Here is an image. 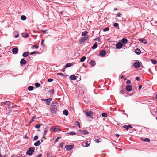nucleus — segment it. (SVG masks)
<instances>
[{
    "mask_svg": "<svg viewBox=\"0 0 157 157\" xmlns=\"http://www.w3.org/2000/svg\"><path fill=\"white\" fill-rule=\"evenodd\" d=\"M57 103L55 101H53L51 104L50 110L51 113L53 114H56L57 111Z\"/></svg>",
    "mask_w": 157,
    "mask_h": 157,
    "instance_id": "f257e3e1",
    "label": "nucleus"
},
{
    "mask_svg": "<svg viewBox=\"0 0 157 157\" xmlns=\"http://www.w3.org/2000/svg\"><path fill=\"white\" fill-rule=\"evenodd\" d=\"M35 148L34 147H30L27 151L26 152V154L29 155H31L33 153L34 151Z\"/></svg>",
    "mask_w": 157,
    "mask_h": 157,
    "instance_id": "f03ea898",
    "label": "nucleus"
},
{
    "mask_svg": "<svg viewBox=\"0 0 157 157\" xmlns=\"http://www.w3.org/2000/svg\"><path fill=\"white\" fill-rule=\"evenodd\" d=\"M85 113L86 116L89 117H91V118H93V117H91L93 116V112L91 111H85Z\"/></svg>",
    "mask_w": 157,
    "mask_h": 157,
    "instance_id": "7ed1b4c3",
    "label": "nucleus"
},
{
    "mask_svg": "<svg viewBox=\"0 0 157 157\" xmlns=\"http://www.w3.org/2000/svg\"><path fill=\"white\" fill-rule=\"evenodd\" d=\"M41 100L45 101L46 104L49 105L50 104V102L52 100V98H50L48 99H41Z\"/></svg>",
    "mask_w": 157,
    "mask_h": 157,
    "instance_id": "20e7f679",
    "label": "nucleus"
},
{
    "mask_svg": "<svg viewBox=\"0 0 157 157\" xmlns=\"http://www.w3.org/2000/svg\"><path fill=\"white\" fill-rule=\"evenodd\" d=\"M74 146V145L73 144H71L68 145H67L65 146V148H66L67 151H70L73 148Z\"/></svg>",
    "mask_w": 157,
    "mask_h": 157,
    "instance_id": "39448f33",
    "label": "nucleus"
},
{
    "mask_svg": "<svg viewBox=\"0 0 157 157\" xmlns=\"http://www.w3.org/2000/svg\"><path fill=\"white\" fill-rule=\"evenodd\" d=\"M78 132L83 135H86L89 133L87 130H78Z\"/></svg>",
    "mask_w": 157,
    "mask_h": 157,
    "instance_id": "423d86ee",
    "label": "nucleus"
},
{
    "mask_svg": "<svg viewBox=\"0 0 157 157\" xmlns=\"http://www.w3.org/2000/svg\"><path fill=\"white\" fill-rule=\"evenodd\" d=\"M133 66L135 68H138L140 66V63L138 62H136L133 63Z\"/></svg>",
    "mask_w": 157,
    "mask_h": 157,
    "instance_id": "0eeeda50",
    "label": "nucleus"
},
{
    "mask_svg": "<svg viewBox=\"0 0 157 157\" xmlns=\"http://www.w3.org/2000/svg\"><path fill=\"white\" fill-rule=\"evenodd\" d=\"M122 44L121 43L118 42L116 44V48L119 49L122 48Z\"/></svg>",
    "mask_w": 157,
    "mask_h": 157,
    "instance_id": "6e6552de",
    "label": "nucleus"
},
{
    "mask_svg": "<svg viewBox=\"0 0 157 157\" xmlns=\"http://www.w3.org/2000/svg\"><path fill=\"white\" fill-rule=\"evenodd\" d=\"M132 86L127 85L126 86L125 89L128 92H130L132 90Z\"/></svg>",
    "mask_w": 157,
    "mask_h": 157,
    "instance_id": "1a4fd4ad",
    "label": "nucleus"
},
{
    "mask_svg": "<svg viewBox=\"0 0 157 157\" xmlns=\"http://www.w3.org/2000/svg\"><path fill=\"white\" fill-rule=\"evenodd\" d=\"M12 51L13 54H16L17 53L18 49L17 47H16L13 48Z\"/></svg>",
    "mask_w": 157,
    "mask_h": 157,
    "instance_id": "9d476101",
    "label": "nucleus"
},
{
    "mask_svg": "<svg viewBox=\"0 0 157 157\" xmlns=\"http://www.w3.org/2000/svg\"><path fill=\"white\" fill-rule=\"evenodd\" d=\"M106 54V52L105 50H101L99 53L100 55L101 56H105Z\"/></svg>",
    "mask_w": 157,
    "mask_h": 157,
    "instance_id": "9b49d317",
    "label": "nucleus"
},
{
    "mask_svg": "<svg viewBox=\"0 0 157 157\" xmlns=\"http://www.w3.org/2000/svg\"><path fill=\"white\" fill-rule=\"evenodd\" d=\"M70 79L71 80H75L76 79L77 77L75 75H71L69 77Z\"/></svg>",
    "mask_w": 157,
    "mask_h": 157,
    "instance_id": "f8f14e48",
    "label": "nucleus"
},
{
    "mask_svg": "<svg viewBox=\"0 0 157 157\" xmlns=\"http://www.w3.org/2000/svg\"><path fill=\"white\" fill-rule=\"evenodd\" d=\"M72 65V64L71 63H68L64 67L63 69H65L67 68L70 67Z\"/></svg>",
    "mask_w": 157,
    "mask_h": 157,
    "instance_id": "ddd939ff",
    "label": "nucleus"
},
{
    "mask_svg": "<svg viewBox=\"0 0 157 157\" xmlns=\"http://www.w3.org/2000/svg\"><path fill=\"white\" fill-rule=\"evenodd\" d=\"M139 40L142 43L146 44L147 43V40L146 39H144L143 38H140L139 39Z\"/></svg>",
    "mask_w": 157,
    "mask_h": 157,
    "instance_id": "4468645a",
    "label": "nucleus"
},
{
    "mask_svg": "<svg viewBox=\"0 0 157 157\" xmlns=\"http://www.w3.org/2000/svg\"><path fill=\"white\" fill-rule=\"evenodd\" d=\"M61 130H60V128L58 126H54V132L60 131Z\"/></svg>",
    "mask_w": 157,
    "mask_h": 157,
    "instance_id": "2eb2a0df",
    "label": "nucleus"
},
{
    "mask_svg": "<svg viewBox=\"0 0 157 157\" xmlns=\"http://www.w3.org/2000/svg\"><path fill=\"white\" fill-rule=\"evenodd\" d=\"M20 64L21 65H25L26 63V61L22 59H21L20 61Z\"/></svg>",
    "mask_w": 157,
    "mask_h": 157,
    "instance_id": "dca6fc26",
    "label": "nucleus"
},
{
    "mask_svg": "<svg viewBox=\"0 0 157 157\" xmlns=\"http://www.w3.org/2000/svg\"><path fill=\"white\" fill-rule=\"evenodd\" d=\"M135 53L137 55H140L141 53V51L140 49L137 48L135 50Z\"/></svg>",
    "mask_w": 157,
    "mask_h": 157,
    "instance_id": "f3484780",
    "label": "nucleus"
},
{
    "mask_svg": "<svg viewBox=\"0 0 157 157\" xmlns=\"http://www.w3.org/2000/svg\"><path fill=\"white\" fill-rule=\"evenodd\" d=\"M128 42V40L127 39L124 38L121 40V42L123 44H126Z\"/></svg>",
    "mask_w": 157,
    "mask_h": 157,
    "instance_id": "a211bd4d",
    "label": "nucleus"
},
{
    "mask_svg": "<svg viewBox=\"0 0 157 157\" xmlns=\"http://www.w3.org/2000/svg\"><path fill=\"white\" fill-rule=\"evenodd\" d=\"M29 54V52H25L23 53L22 56L24 57H26Z\"/></svg>",
    "mask_w": 157,
    "mask_h": 157,
    "instance_id": "6ab92c4d",
    "label": "nucleus"
},
{
    "mask_svg": "<svg viewBox=\"0 0 157 157\" xmlns=\"http://www.w3.org/2000/svg\"><path fill=\"white\" fill-rule=\"evenodd\" d=\"M89 64L91 66H94L96 64L95 62L93 60H91Z\"/></svg>",
    "mask_w": 157,
    "mask_h": 157,
    "instance_id": "aec40b11",
    "label": "nucleus"
},
{
    "mask_svg": "<svg viewBox=\"0 0 157 157\" xmlns=\"http://www.w3.org/2000/svg\"><path fill=\"white\" fill-rule=\"evenodd\" d=\"M41 143L39 140H38L36 142L34 143V145L36 146H38L40 145Z\"/></svg>",
    "mask_w": 157,
    "mask_h": 157,
    "instance_id": "412c9836",
    "label": "nucleus"
},
{
    "mask_svg": "<svg viewBox=\"0 0 157 157\" xmlns=\"http://www.w3.org/2000/svg\"><path fill=\"white\" fill-rule=\"evenodd\" d=\"M48 129V127L47 126L45 128V130L43 132L44 136L45 135Z\"/></svg>",
    "mask_w": 157,
    "mask_h": 157,
    "instance_id": "4be33fe9",
    "label": "nucleus"
},
{
    "mask_svg": "<svg viewBox=\"0 0 157 157\" xmlns=\"http://www.w3.org/2000/svg\"><path fill=\"white\" fill-rule=\"evenodd\" d=\"M63 114L65 116H67L68 114V112L67 110H64L63 111Z\"/></svg>",
    "mask_w": 157,
    "mask_h": 157,
    "instance_id": "5701e85b",
    "label": "nucleus"
},
{
    "mask_svg": "<svg viewBox=\"0 0 157 157\" xmlns=\"http://www.w3.org/2000/svg\"><path fill=\"white\" fill-rule=\"evenodd\" d=\"M85 41V40L83 39V38L82 37L81 38L79 41V44H82L83 42H84Z\"/></svg>",
    "mask_w": 157,
    "mask_h": 157,
    "instance_id": "b1692460",
    "label": "nucleus"
},
{
    "mask_svg": "<svg viewBox=\"0 0 157 157\" xmlns=\"http://www.w3.org/2000/svg\"><path fill=\"white\" fill-rule=\"evenodd\" d=\"M97 43L95 42L94 43V45H93L92 47V49H96L97 47Z\"/></svg>",
    "mask_w": 157,
    "mask_h": 157,
    "instance_id": "393cba45",
    "label": "nucleus"
},
{
    "mask_svg": "<svg viewBox=\"0 0 157 157\" xmlns=\"http://www.w3.org/2000/svg\"><path fill=\"white\" fill-rule=\"evenodd\" d=\"M26 17L25 15H22L21 17V19L22 20L24 21L26 19Z\"/></svg>",
    "mask_w": 157,
    "mask_h": 157,
    "instance_id": "a878e982",
    "label": "nucleus"
},
{
    "mask_svg": "<svg viewBox=\"0 0 157 157\" xmlns=\"http://www.w3.org/2000/svg\"><path fill=\"white\" fill-rule=\"evenodd\" d=\"M11 103L10 102V101H6L3 102V104L5 105H8L7 106L9 105H11Z\"/></svg>",
    "mask_w": 157,
    "mask_h": 157,
    "instance_id": "bb28decb",
    "label": "nucleus"
},
{
    "mask_svg": "<svg viewBox=\"0 0 157 157\" xmlns=\"http://www.w3.org/2000/svg\"><path fill=\"white\" fill-rule=\"evenodd\" d=\"M67 134L70 135H76V133L73 131L69 132H68L67 133Z\"/></svg>",
    "mask_w": 157,
    "mask_h": 157,
    "instance_id": "cd10ccee",
    "label": "nucleus"
},
{
    "mask_svg": "<svg viewBox=\"0 0 157 157\" xmlns=\"http://www.w3.org/2000/svg\"><path fill=\"white\" fill-rule=\"evenodd\" d=\"M86 57L85 56L82 57L80 59V62H83L86 59Z\"/></svg>",
    "mask_w": 157,
    "mask_h": 157,
    "instance_id": "c85d7f7f",
    "label": "nucleus"
},
{
    "mask_svg": "<svg viewBox=\"0 0 157 157\" xmlns=\"http://www.w3.org/2000/svg\"><path fill=\"white\" fill-rule=\"evenodd\" d=\"M33 89H34L33 87L32 86H29L28 87V90L29 91H32L33 90Z\"/></svg>",
    "mask_w": 157,
    "mask_h": 157,
    "instance_id": "c756f323",
    "label": "nucleus"
},
{
    "mask_svg": "<svg viewBox=\"0 0 157 157\" xmlns=\"http://www.w3.org/2000/svg\"><path fill=\"white\" fill-rule=\"evenodd\" d=\"M88 33L87 31H84L82 33V36H85L86 35V34Z\"/></svg>",
    "mask_w": 157,
    "mask_h": 157,
    "instance_id": "7c9ffc66",
    "label": "nucleus"
},
{
    "mask_svg": "<svg viewBox=\"0 0 157 157\" xmlns=\"http://www.w3.org/2000/svg\"><path fill=\"white\" fill-rule=\"evenodd\" d=\"M144 142H150V140L149 138H146L144 139V140H142Z\"/></svg>",
    "mask_w": 157,
    "mask_h": 157,
    "instance_id": "2f4dec72",
    "label": "nucleus"
},
{
    "mask_svg": "<svg viewBox=\"0 0 157 157\" xmlns=\"http://www.w3.org/2000/svg\"><path fill=\"white\" fill-rule=\"evenodd\" d=\"M75 124L76 126H78L79 128H80V124L79 122L76 121L75 123Z\"/></svg>",
    "mask_w": 157,
    "mask_h": 157,
    "instance_id": "473e14b6",
    "label": "nucleus"
},
{
    "mask_svg": "<svg viewBox=\"0 0 157 157\" xmlns=\"http://www.w3.org/2000/svg\"><path fill=\"white\" fill-rule=\"evenodd\" d=\"M151 62L153 64H156L157 63V61L155 59H152Z\"/></svg>",
    "mask_w": 157,
    "mask_h": 157,
    "instance_id": "72a5a7b5",
    "label": "nucleus"
},
{
    "mask_svg": "<svg viewBox=\"0 0 157 157\" xmlns=\"http://www.w3.org/2000/svg\"><path fill=\"white\" fill-rule=\"evenodd\" d=\"M35 118H36V117L35 116H33L32 117V118L30 120V123H31L33 122L34 121V120Z\"/></svg>",
    "mask_w": 157,
    "mask_h": 157,
    "instance_id": "f704fd0d",
    "label": "nucleus"
},
{
    "mask_svg": "<svg viewBox=\"0 0 157 157\" xmlns=\"http://www.w3.org/2000/svg\"><path fill=\"white\" fill-rule=\"evenodd\" d=\"M101 116L103 117H107V114L105 113H102Z\"/></svg>",
    "mask_w": 157,
    "mask_h": 157,
    "instance_id": "c9c22d12",
    "label": "nucleus"
},
{
    "mask_svg": "<svg viewBox=\"0 0 157 157\" xmlns=\"http://www.w3.org/2000/svg\"><path fill=\"white\" fill-rule=\"evenodd\" d=\"M35 86L36 88H38L40 86V85L39 83H36L35 84Z\"/></svg>",
    "mask_w": 157,
    "mask_h": 157,
    "instance_id": "e433bc0d",
    "label": "nucleus"
},
{
    "mask_svg": "<svg viewBox=\"0 0 157 157\" xmlns=\"http://www.w3.org/2000/svg\"><path fill=\"white\" fill-rule=\"evenodd\" d=\"M109 30V27L105 28L103 29V31L104 32H106Z\"/></svg>",
    "mask_w": 157,
    "mask_h": 157,
    "instance_id": "4c0bfd02",
    "label": "nucleus"
},
{
    "mask_svg": "<svg viewBox=\"0 0 157 157\" xmlns=\"http://www.w3.org/2000/svg\"><path fill=\"white\" fill-rule=\"evenodd\" d=\"M16 106V105H9L8 106V107L9 109H10V108H13L15 106Z\"/></svg>",
    "mask_w": 157,
    "mask_h": 157,
    "instance_id": "58836bf2",
    "label": "nucleus"
},
{
    "mask_svg": "<svg viewBox=\"0 0 157 157\" xmlns=\"http://www.w3.org/2000/svg\"><path fill=\"white\" fill-rule=\"evenodd\" d=\"M123 127L127 131H128V130L129 129L128 127V126L125 125L123 126Z\"/></svg>",
    "mask_w": 157,
    "mask_h": 157,
    "instance_id": "ea45409f",
    "label": "nucleus"
},
{
    "mask_svg": "<svg viewBox=\"0 0 157 157\" xmlns=\"http://www.w3.org/2000/svg\"><path fill=\"white\" fill-rule=\"evenodd\" d=\"M90 143H89L88 141H87L86 143L85 144V146L86 147H87L89 146L90 145Z\"/></svg>",
    "mask_w": 157,
    "mask_h": 157,
    "instance_id": "a19ab883",
    "label": "nucleus"
},
{
    "mask_svg": "<svg viewBox=\"0 0 157 157\" xmlns=\"http://www.w3.org/2000/svg\"><path fill=\"white\" fill-rule=\"evenodd\" d=\"M83 38V39H84L86 41V40L88 38V36L87 35H86V36H84V37H82Z\"/></svg>",
    "mask_w": 157,
    "mask_h": 157,
    "instance_id": "79ce46f5",
    "label": "nucleus"
},
{
    "mask_svg": "<svg viewBox=\"0 0 157 157\" xmlns=\"http://www.w3.org/2000/svg\"><path fill=\"white\" fill-rule=\"evenodd\" d=\"M40 124H36L35 126V128H39L40 127Z\"/></svg>",
    "mask_w": 157,
    "mask_h": 157,
    "instance_id": "37998d69",
    "label": "nucleus"
},
{
    "mask_svg": "<svg viewBox=\"0 0 157 157\" xmlns=\"http://www.w3.org/2000/svg\"><path fill=\"white\" fill-rule=\"evenodd\" d=\"M61 137H57L56 139L55 140V142L56 143V142H57L58 141L59 139H61Z\"/></svg>",
    "mask_w": 157,
    "mask_h": 157,
    "instance_id": "c03bdc74",
    "label": "nucleus"
},
{
    "mask_svg": "<svg viewBox=\"0 0 157 157\" xmlns=\"http://www.w3.org/2000/svg\"><path fill=\"white\" fill-rule=\"evenodd\" d=\"M113 25L114 27H116L118 26L119 24L117 23H115L113 24Z\"/></svg>",
    "mask_w": 157,
    "mask_h": 157,
    "instance_id": "a18cd8bd",
    "label": "nucleus"
},
{
    "mask_svg": "<svg viewBox=\"0 0 157 157\" xmlns=\"http://www.w3.org/2000/svg\"><path fill=\"white\" fill-rule=\"evenodd\" d=\"M38 138V137L37 135L35 136L33 138V140H37Z\"/></svg>",
    "mask_w": 157,
    "mask_h": 157,
    "instance_id": "49530a36",
    "label": "nucleus"
},
{
    "mask_svg": "<svg viewBox=\"0 0 157 157\" xmlns=\"http://www.w3.org/2000/svg\"><path fill=\"white\" fill-rule=\"evenodd\" d=\"M94 40L98 41L99 42H100V39L99 37H98V38H97L95 39H94Z\"/></svg>",
    "mask_w": 157,
    "mask_h": 157,
    "instance_id": "de8ad7c7",
    "label": "nucleus"
},
{
    "mask_svg": "<svg viewBox=\"0 0 157 157\" xmlns=\"http://www.w3.org/2000/svg\"><path fill=\"white\" fill-rule=\"evenodd\" d=\"M57 74L58 75H60L63 76H64L65 75L61 73H57Z\"/></svg>",
    "mask_w": 157,
    "mask_h": 157,
    "instance_id": "09e8293b",
    "label": "nucleus"
},
{
    "mask_svg": "<svg viewBox=\"0 0 157 157\" xmlns=\"http://www.w3.org/2000/svg\"><path fill=\"white\" fill-rule=\"evenodd\" d=\"M50 130L51 131H52L53 132H54V126L52 127L50 129Z\"/></svg>",
    "mask_w": 157,
    "mask_h": 157,
    "instance_id": "8fccbe9b",
    "label": "nucleus"
},
{
    "mask_svg": "<svg viewBox=\"0 0 157 157\" xmlns=\"http://www.w3.org/2000/svg\"><path fill=\"white\" fill-rule=\"evenodd\" d=\"M33 47L34 48H35L36 49H37L38 48V46L36 45H33Z\"/></svg>",
    "mask_w": 157,
    "mask_h": 157,
    "instance_id": "3c124183",
    "label": "nucleus"
},
{
    "mask_svg": "<svg viewBox=\"0 0 157 157\" xmlns=\"http://www.w3.org/2000/svg\"><path fill=\"white\" fill-rule=\"evenodd\" d=\"M53 80V79L51 78H49L48 79V82H51Z\"/></svg>",
    "mask_w": 157,
    "mask_h": 157,
    "instance_id": "603ef678",
    "label": "nucleus"
},
{
    "mask_svg": "<svg viewBox=\"0 0 157 157\" xmlns=\"http://www.w3.org/2000/svg\"><path fill=\"white\" fill-rule=\"evenodd\" d=\"M37 52H36V51H33V52H32L30 53V54L31 55H33L34 54H35Z\"/></svg>",
    "mask_w": 157,
    "mask_h": 157,
    "instance_id": "864d4df0",
    "label": "nucleus"
},
{
    "mask_svg": "<svg viewBox=\"0 0 157 157\" xmlns=\"http://www.w3.org/2000/svg\"><path fill=\"white\" fill-rule=\"evenodd\" d=\"M122 15V14L119 13H118L117 14V15L118 17H121Z\"/></svg>",
    "mask_w": 157,
    "mask_h": 157,
    "instance_id": "5fc2aeb1",
    "label": "nucleus"
},
{
    "mask_svg": "<svg viewBox=\"0 0 157 157\" xmlns=\"http://www.w3.org/2000/svg\"><path fill=\"white\" fill-rule=\"evenodd\" d=\"M50 92L52 94H53L54 93V90L53 89L50 90Z\"/></svg>",
    "mask_w": 157,
    "mask_h": 157,
    "instance_id": "6e6d98bb",
    "label": "nucleus"
},
{
    "mask_svg": "<svg viewBox=\"0 0 157 157\" xmlns=\"http://www.w3.org/2000/svg\"><path fill=\"white\" fill-rule=\"evenodd\" d=\"M44 42V40H43L42 39V40H41V45L43 46V47H44V44H43V43Z\"/></svg>",
    "mask_w": 157,
    "mask_h": 157,
    "instance_id": "4d7b16f0",
    "label": "nucleus"
},
{
    "mask_svg": "<svg viewBox=\"0 0 157 157\" xmlns=\"http://www.w3.org/2000/svg\"><path fill=\"white\" fill-rule=\"evenodd\" d=\"M63 144L64 143H61L60 144L59 146L61 148L63 147Z\"/></svg>",
    "mask_w": 157,
    "mask_h": 157,
    "instance_id": "13d9d810",
    "label": "nucleus"
},
{
    "mask_svg": "<svg viewBox=\"0 0 157 157\" xmlns=\"http://www.w3.org/2000/svg\"><path fill=\"white\" fill-rule=\"evenodd\" d=\"M126 84H130L131 83V81L129 80H128L126 81Z\"/></svg>",
    "mask_w": 157,
    "mask_h": 157,
    "instance_id": "bf43d9fd",
    "label": "nucleus"
},
{
    "mask_svg": "<svg viewBox=\"0 0 157 157\" xmlns=\"http://www.w3.org/2000/svg\"><path fill=\"white\" fill-rule=\"evenodd\" d=\"M29 36V35L28 34L25 33V35L24 36V37L27 38Z\"/></svg>",
    "mask_w": 157,
    "mask_h": 157,
    "instance_id": "052dcab7",
    "label": "nucleus"
},
{
    "mask_svg": "<svg viewBox=\"0 0 157 157\" xmlns=\"http://www.w3.org/2000/svg\"><path fill=\"white\" fill-rule=\"evenodd\" d=\"M65 13L64 11H61L60 12L61 15H64V13Z\"/></svg>",
    "mask_w": 157,
    "mask_h": 157,
    "instance_id": "680f3d73",
    "label": "nucleus"
},
{
    "mask_svg": "<svg viewBox=\"0 0 157 157\" xmlns=\"http://www.w3.org/2000/svg\"><path fill=\"white\" fill-rule=\"evenodd\" d=\"M94 140L97 143L99 142V140L98 139H96L95 138V140Z\"/></svg>",
    "mask_w": 157,
    "mask_h": 157,
    "instance_id": "e2e57ef3",
    "label": "nucleus"
},
{
    "mask_svg": "<svg viewBox=\"0 0 157 157\" xmlns=\"http://www.w3.org/2000/svg\"><path fill=\"white\" fill-rule=\"evenodd\" d=\"M136 80H137V81H139L140 80L139 77H136Z\"/></svg>",
    "mask_w": 157,
    "mask_h": 157,
    "instance_id": "0e129e2a",
    "label": "nucleus"
},
{
    "mask_svg": "<svg viewBox=\"0 0 157 157\" xmlns=\"http://www.w3.org/2000/svg\"><path fill=\"white\" fill-rule=\"evenodd\" d=\"M47 157H52V156L50 155L48 153H47Z\"/></svg>",
    "mask_w": 157,
    "mask_h": 157,
    "instance_id": "69168bd1",
    "label": "nucleus"
},
{
    "mask_svg": "<svg viewBox=\"0 0 157 157\" xmlns=\"http://www.w3.org/2000/svg\"><path fill=\"white\" fill-rule=\"evenodd\" d=\"M128 128H133V127L130 125H128Z\"/></svg>",
    "mask_w": 157,
    "mask_h": 157,
    "instance_id": "338daca9",
    "label": "nucleus"
},
{
    "mask_svg": "<svg viewBox=\"0 0 157 157\" xmlns=\"http://www.w3.org/2000/svg\"><path fill=\"white\" fill-rule=\"evenodd\" d=\"M42 155L41 154H39L36 157H41Z\"/></svg>",
    "mask_w": 157,
    "mask_h": 157,
    "instance_id": "774afa93",
    "label": "nucleus"
}]
</instances>
